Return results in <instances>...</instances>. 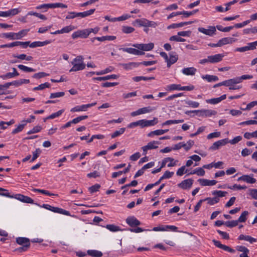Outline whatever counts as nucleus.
I'll return each mask as SVG.
<instances>
[{"mask_svg":"<svg viewBox=\"0 0 257 257\" xmlns=\"http://www.w3.org/2000/svg\"><path fill=\"white\" fill-rule=\"evenodd\" d=\"M73 67L69 70L71 72H75L85 69V64L84 63V58L82 56H77L71 62Z\"/></svg>","mask_w":257,"mask_h":257,"instance_id":"1","label":"nucleus"},{"mask_svg":"<svg viewBox=\"0 0 257 257\" xmlns=\"http://www.w3.org/2000/svg\"><path fill=\"white\" fill-rule=\"evenodd\" d=\"M42 207H43L46 209L49 210L55 213H58L60 214H62L63 215H65L67 216H70V213L69 211L65 210L63 209L59 208V207H55L51 206V205L49 204H43L42 206H41Z\"/></svg>","mask_w":257,"mask_h":257,"instance_id":"2","label":"nucleus"},{"mask_svg":"<svg viewBox=\"0 0 257 257\" xmlns=\"http://www.w3.org/2000/svg\"><path fill=\"white\" fill-rule=\"evenodd\" d=\"M192 112H195V113H198L199 116L201 117L210 116L216 113L215 111L208 109L195 110Z\"/></svg>","mask_w":257,"mask_h":257,"instance_id":"3","label":"nucleus"},{"mask_svg":"<svg viewBox=\"0 0 257 257\" xmlns=\"http://www.w3.org/2000/svg\"><path fill=\"white\" fill-rule=\"evenodd\" d=\"M88 36L89 34L87 29L81 30H78L72 34V37L74 39H77L78 38H86Z\"/></svg>","mask_w":257,"mask_h":257,"instance_id":"4","label":"nucleus"},{"mask_svg":"<svg viewBox=\"0 0 257 257\" xmlns=\"http://www.w3.org/2000/svg\"><path fill=\"white\" fill-rule=\"evenodd\" d=\"M228 142L229 140L227 138L218 141L212 144V145L210 147L209 150H218L220 147L224 146L228 143Z\"/></svg>","mask_w":257,"mask_h":257,"instance_id":"5","label":"nucleus"},{"mask_svg":"<svg viewBox=\"0 0 257 257\" xmlns=\"http://www.w3.org/2000/svg\"><path fill=\"white\" fill-rule=\"evenodd\" d=\"M133 46L137 48L138 49L142 50L143 51H150L152 50L154 47V45L153 43L149 44H134Z\"/></svg>","mask_w":257,"mask_h":257,"instance_id":"6","label":"nucleus"},{"mask_svg":"<svg viewBox=\"0 0 257 257\" xmlns=\"http://www.w3.org/2000/svg\"><path fill=\"white\" fill-rule=\"evenodd\" d=\"M209 29H206L204 28L200 27L198 29L199 32L202 33L206 35L212 36L216 32V28L214 26H209Z\"/></svg>","mask_w":257,"mask_h":257,"instance_id":"7","label":"nucleus"},{"mask_svg":"<svg viewBox=\"0 0 257 257\" xmlns=\"http://www.w3.org/2000/svg\"><path fill=\"white\" fill-rule=\"evenodd\" d=\"M193 183V180L192 179H188L183 180L178 186L179 187L183 189H190Z\"/></svg>","mask_w":257,"mask_h":257,"instance_id":"8","label":"nucleus"},{"mask_svg":"<svg viewBox=\"0 0 257 257\" xmlns=\"http://www.w3.org/2000/svg\"><path fill=\"white\" fill-rule=\"evenodd\" d=\"M76 28L74 26L72 25H69L68 26H66L62 28L60 30H57L54 32H51V34L56 35V34H63V33H68L71 31L75 29Z\"/></svg>","mask_w":257,"mask_h":257,"instance_id":"9","label":"nucleus"},{"mask_svg":"<svg viewBox=\"0 0 257 257\" xmlns=\"http://www.w3.org/2000/svg\"><path fill=\"white\" fill-rule=\"evenodd\" d=\"M212 241L213 242L214 245L217 247H219V248H221L225 251H228V252H231V253H233L235 251L233 249L230 248L228 246L221 244L219 241L216 240L215 239H213L212 240Z\"/></svg>","mask_w":257,"mask_h":257,"instance_id":"10","label":"nucleus"},{"mask_svg":"<svg viewBox=\"0 0 257 257\" xmlns=\"http://www.w3.org/2000/svg\"><path fill=\"white\" fill-rule=\"evenodd\" d=\"M237 181H242L247 183L253 184L255 183L256 180L250 175H242L237 179Z\"/></svg>","mask_w":257,"mask_h":257,"instance_id":"11","label":"nucleus"},{"mask_svg":"<svg viewBox=\"0 0 257 257\" xmlns=\"http://www.w3.org/2000/svg\"><path fill=\"white\" fill-rule=\"evenodd\" d=\"M126 222L131 227L140 225L141 222L134 216L128 217L126 219Z\"/></svg>","mask_w":257,"mask_h":257,"instance_id":"12","label":"nucleus"},{"mask_svg":"<svg viewBox=\"0 0 257 257\" xmlns=\"http://www.w3.org/2000/svg\"><path fill=\"white\" fill-rule=\"evenodd\" d=\"M198 181L199 182L200 184L203 186H213L215 185L217 182V181L215 180H209L205 179H199Z\"/></svg>","mask_w":257,"mask_h":257,"instance_id":"13","label":"nucleus"},{"mask_svg":"<svg viewBox=\"0 0 257 257\" xmlns=\"http://www.w3.org/2000/svg\"><path fill=\"white\" fill-rule=\"evenodd\" d=\"M52 42L51 40H46L43 42L36 41L32 43H30L29 46L31 48H36L37 47H42L45 45L50 44Z\"/></svg>","mask_w":257,"mask_h":257,"instance_id":"14","label":"nucleus"},{"mask_svg":"<svg viewBox=\"0 0 257 257\" xmlns=\"http://www.w3.org/2000/svg\"><path fill=\"white\" fill-rule=\"evenodd\" d=\"M223 55L221 54H215L214 55L209 56V62L211 63H217L222 60Z\"/></svg>","mask_w":257,"mask_h":257,"instance_id":"15","label":"nucleus"},{"mask_svg":"<svg viewBox=\"0 0 257 257\" xmlns=\"http://www.w3.org/2000/svg\"><path fill=\"white\" fill-rule=\"evenodd\" d=\"M16 198L24 203H34V200L31 198L22 194H17Z\"/></svg>","mask_w":257,"mask_h":257,"instance_id":"16","label":"nucleus"},{"mask_svg":"<svg viewBox=\"0 0 257 257\" xmlns=\"http://www.w3.org/2000/svg\"><path fill=\"white\" fill-rule=\"evenodd\" d=\"M119 65L121 66L125 70H130L138 67L139 66V64H138L137 62H130L128 63L119 64Z\"/></svg>","mask_w":257,"mask_h":257,"instance_id":"17","label":"nucleus"},{"mask_svg":"<svg viewBox=\"0 0 257 257\" xmlns=\"http://www.w3.org/2000/svg\"><path fill=\"white\" fill-rule=\"evenodd\" d=\"M230 81H232L230 83H229V85L228 86L229 87V90H236L239 89L241 88V86H237L236 84L239 83V82H238V80L236 78V77L230 79Z\"/></svg>","mask_w":257,"mask_h":257,"instance_id":"18","label":"nucleus"},{"mask_svg":"<svg viewBox=\"0 0 257 257\" xmlns=\"http://www.w3.org/2000/svg\"><path fill=\"white\" fill-rule=\"evenodd\" d=\"M197 71L195 68L193 67L184 68L182 69V72L185 75H194Z\"/></svg>","mask_w":257,"mask_h":257,"instance_id":"19","label":"nucleus"},{"mask_svg":"<svg viewBox=\"0 0 257 257\" xmlns=\"http://www.w3.org/2000/svg\"><path fill=\"white\" fill-rule=\"evenodd\" d=\"M226 98V94H223L219 97L207 99V100H206V101L208 103L215 104H217V103L220 102L221 101L225 99Z\"/></svg>","mask_w":257,"mask_h":257,"instance_id":"20","label":"nucleus"},{"mask_svg":"<svg viewBox=\"0 0 257 257\" xmlns=\"http://www.w3.org/2000/svg\"><path fill=\"white\" fill-rule=\"evenodd\" d=\"M170 57L169 58V59L167 62V67H170L171 65L174 64L176 63L178 59V55H174L172 53L169 54Z\"/></svg>","mask_w":257,"mask_h":257,"instance_id":"21","label":"nucleus"},{"mask_svg":"<svg viewBox=\"0 0 257 257\" xmlns=\"http://www.w3.org/2000/svg\"><path fill=\"white\" fill-rule=\"evenodd\" d=\"M236 40L231 38V37H225L223 38L220 40L218 41L220 47L224 45L228 44H232V43L235 42Z\"/></svg>","mask_w":257,"mask_h":257,"instance_id":"22","label":"nucleus"},{"mask_svg":"<svg viewBox=\"0 0 257 257\" xmlns=\"http://www.w3.org/2000/svg\"><path fill=\"white\" fill-rule=\"evenodd\" d=\"M118 78V76L115 74H112L104 77H98L93 78V80H97L99 81L106 80L111 79H115Z\"/></svg>","mask_w":257,"mask_h":257,"instance_id":"23","label":"nucleus"},{"mask_svg":"<svg viewBox=\"0 0 257 257\" xmlns=\"http://www.w3.org/2000/svg\"><path fill=\"white\" fill-rule=\"evenodd\" d=\"M47 10L56 8H67V6L62 3L46 4Z\"/></svg>","mask_w":257,"mask_h":257,"instance_id":"24","label":"nucleus"},{"mask_svg":"<svg viewBox=\"0 0 257 257\" xmlns=\"http://www.w3.org/2000/svg\"><path fill=\"white\" fill-rule=\"evenodd\" d=\"M239 240H244L248 241L250 243H252L256 241V239L254 238L249 235H245L243 234H240L238 237Z\"/></svg>","mask_w":257,"mask_h":257,"instance_id":"25","label":"nucleus"},{"mask_svg":"<svg viewBox=\"0 0 257 257\" xmlns=\"http://www.w3.org/2000/svg\"><path fill=\"white\" fill-rule=\"evenodd\" d=\"M95 11V9H90L88 11L83 12L77 13V17H80L81 18H85L92 15Z\"/></svg>","mask_w":257,"mask_h":257,"instance_id":"26","label":"nucleus"},{"mask_svg":"<svg viewBox=\"0 0 257 257\" xmlns=\"http://www.w3.org/2000/svg\"><path fill=\"white\" fill-rule=\"evenodd\" d=\"M16 242L18 244L22 245L29 244L30 246V240L26 237H19L16 238Z\"/></svg>","mask_w":257,"mask_h":257,"instance_id":"27","label":"nucleus"},{"mask_svg":"<svg viewBox=\"0 0 257 257\" xmlns=\"http://www.w3.org/2000/svg\"><path fill=\"white\" fill-rule=\"evenodd\" d=\"M169 131V130H158L154 131H152L148 134L149 137H153L154 135L160 136L162 135Z\"/></svg>","mask_w":257,"mask_h":257,"instance_id":"28","label":"nucleus"},{"mask_svg":"<svg viewBox=\"0 0 257 257\" xmlns=\"http://www.w3.org/2000/svg\"><path fill=\"white\" fill-rule=\"evenodd\" d=\"M87 254L93 257H101L103 255L101 251L97 250H88Z\"/></svg>","mask_w":257,"mask_h":257,"instance_id":"29","label":"nucleus"},{"mask_svg":"<svg viewBox=\"0 0 257 257\" xmlns=\"http://www.w3.org/2000/svg\"><path fill=\"white\" fill-rule=\"evenodd\" d=\"M160 144V143L159 141H154L149 142L146 146L149 150L155 149L158 148V145Z\"/></svg>","mask_w":257,"mask_h":257,"instance_id":"30","label":"nucleus"},{"mask_svg":"<svg viewBox=\"0 0 257 257\" xmlns=\"http://www.w3.org/2000/svg\"><path fill=\"white\" fill-rule=\"evenodd\" d=\"M29 31V30H22L20 31L18 33H14V35L15 37V40L20 39L23 37L25 36L27 32Z\"/></svg>","mask_w":257,"mask_h":257,"instance_id":"31","label":"nucleus"},{"mask_svg":"<svg viewBox=\"0 0 257 257\" xmlns=\"http://www.w3.org/2000/svg\"><path fill=\"white\" fill-rule=\"evenodd\" d=\"M194 142L193 140H189L187 142V143H184V142H182V148H184V149L186 151L189 150L191 147L194 145Z\"/></svg>","mask_w":257,"mask_h":257,"instance_id":"32","label":"nucleus"},{"mask_svg":"<svg viewBox=\"0 0 257 257\" xmlns=\"http://www.w3.org/2000/svg\"><path fill=\"white\" fill-rule=\"evenodd\" d=\"M106 228L112 232H116L122 230V229H121L119 226L114 224H107L106 226Z\"/></svg>","mask_w":257,"mask_h":257,"instance_id":"33","label":"nucleus"},{"mask_svg":"<svg viewBox=\"0 0 257 257\" xmlns=\"http://www.w3.org/2000/svg\"><path fill=\"white\" fill-rule=\"evenodd\" d=\"M202 78L203 79L207 80L208 82L216 81L218 80V77L216 76H215V75H203L202 76Z\"/></svg>","mask_w":257,"mask_h":257,"instance_id":"34","label":"nucleus"},{"mask_svg":"<svg viewBox=\"0 0 257 257\" xmlns=\"http://www.w3.org/2000/svg\"><path fill=\"white\" fill-rule=\"evenodd\" d=\"M155 77H145V76H136L133 78V80L136 82H139L141 80H150L154 79Z\"/></svg>","mask_w":257,"mask_h":257,"instance_id":"35","label":"nucleus"},{"mask_svg":"<svg viewBox=\"0 0 257 257\" xmlns=\"http://www.w3.org/2000/svg\"><path fill=\"white\" fill-rule=\"evenodd\" d=\"M204 200L207 201V202L209 205H213L214 204L218 203L219 201V199L217 197L213 198L207 197L204 199Z\"/></svg>","mask_w":257,"mask_h":257,"instance_id":"36","label":"nucleus"},{"mask_svg":"<svg viewBox=\"0 0 257 257\" xmlns=\"http://www.w3.org/2000/svg\"><path fill=\"white\" fill-rule=\"evenodd\" d=\"M167 89L169 91L175 90H181V86L180 84H172L167 86Z\"/></svg>","mask_w":257,"mask_h":257,"instance_id":"37","label":"nucleus"},{"mask_svg":"<svg viewBox=\"0 0 257 257\" xmlns=\"http://www.w3.org/2000/svg\"><path fill=\"white\" fill-rule=\"evenodd\" d=\"M87 109L86 104H83L80 106H77L71 109V112H76L81 111H85Z\"/></svg>","mask_w":257,"mask_h":257,"instance_id":"38","label":"nucleus"},{"mask_svg":"<svg viewBox=\"0 0 257 257\" xmlns=\"http://www.w3.org/2000/svg\"><path fill=\"white\" fill-rule=\"evenodd\" d=\"M148 20L146 19H137L135 23H137L141 27H147Z\"/></svg>","mask_w":257,"mask_h":257,"instance_id":"39","label":"nucleus"},{"mask_svg":"<svg viewBox=\"0 0 257 257\" xmlns=\"http://www.w3.org/2000/svg\"><path fill=\"white\" fill-rule=\"evenodd\" d=\"M248 214V212L247 211H244L242 212L241 215L237 220V221H238V222H245L247 219V216Z\"/></svg>","mask_w":257,"mask_h":257,"instance_id":"40","label":"nucleus"},{"mask_svg":"<svg viewBox=\"0 0 257 257\" xmlns=\"http://www.w3.org/2000/svg\"><path fill=\"white\" fill-rule=\"evenodd\" d=\"M18 67L21 70L26 72H34L35 71V69L28 67L27 66H26L25 65L20 64L18 66Z\"/></svg>","mask_w":257,"mask_h":257,"instance_id":"41","label":"nucleus"},{"mask_svg":"<svg viewBox=\"0 0 257 257\" xmlns=\"http://www.w3.org/2000/svg\"><path fill=\"white\" fill-rule=\"evenodd\" d=\"M50 84L48 82H45L43 84L39 85L38 86L34 87L33 90L34 91L43 90L45 88H49Z\"/></svg>","mask_w":257,"mask_h":257,"instance_id":"42","label":"nucleus"},{"mask_svg":"<svg viewBox=\"0 0 257 257\" xmlns=\"http://www.w3.org/2000/svg\"><path fill=\"white\" fill-rule=\"evenodd\" d=\"M125 128H120L119 130L115 131L111 135V138L112 139L115 138L122 134L124 133L125 131Z\"/></svg>","mask_w":257,"mask_h":257,"instance_id":"43","label":"nucleus"},{"mask_svg":"<svg viewBox=\"0 0 257 257\" xmlns=\"http://www.w3.org/2000/svg\"><path fill=\"white\" fill-rule=\"evenodd\" d=\"M184 122V119L168 120L164 122L162 125H170L171 124L179 123Z\"/></svg>","mask_w":257,"mask_h":257,"instance_id":"44","label":"nucleus"},{"mask_svg":"<svg viewBox=\"0 0 257 257\" xmlns=\"http://www.w3.org/2000/svg\"><path fill=\"white\" fill-rule=\"evenodd\" d=\"M135 31V29L132 27L123 26L122 27V31L125 34H130Z\"/></svg>","mask_w":257,"mask_h":257,"instance_id":"45","label":"nucleus"},{"mask_svg":"<svg viewBox=\"0 0 257 257\" xmlns=\"http://www.w3.org/2000/svg\"><path fill=\"white\" fill-rule=\"evenodd\" d=\"M48 75H49V74L46 73H45V72H39V73L34 74L33 75L32 77L34 78L39 79L40 78H42L43 77H45L47 76Z\"/></svg>","mask_w":257,"mask_h":257,"instance_id":"46","label":"nucleus"},{"mask_svg":"<svg viewBox=\"0 0 257 257\" xmlns=\"http://www.w3.org/2000/svg\"><path fill=\"white\" fill-rule=\"evenodd\" d=\"M32 191H34V192H39V193H42L43 194L47 195L48 196H53V195H54V194L51 193L50 192H49L48 191H47V190H45L33 188L32 189Z\"/></svg>","mask_w":257,"mask_h":257,"instance_id":"47","label":"nucleus"},{"mask_svg":"<svg viewBox=\"0 0 257 257\" xmlns=\"http://www.w3.org/2000/svg\"><path fill=\"white\" fill-rule=\"evenodd\" d=\"M41 152H42L41 150L39 148L35 150V151L33 152V157H32V158L31 160L30 161V162H32L34 161L39 156V155L41 153Z\"/></svg>","mask_w":257,"mask_h":257,"instance_id":"48","label":"nucleus"},{"mask_svg":"<svg viewBox=\"0 0 257 257\" xmlns=\"http://www.w3.org/2000/svg\"><path fill=\"white\" fill-rule=\"evenodd\" d=\"M26 125V123H24L23 122L22 124H19L17 128H15L13 132H12V134H17L20 132H21L23 128H24L25 126Z\"/></svg>","mask_w":257,"mask_h":257,"instance_id":"49","label":"nucleus"},{"mask_svg":"<svg viewBox=\"0 0 257 257\" xmlns=\"http://www.w3.org/2000/svg\"><path fill=\"white\" fill-rule=\"evenodd\" d=\"M178 35L172 36L169 38V40L171 41H176V42H185V39L179 37Z\"/></svg>","mask_w":257,"mask_h":257,"instance_id":"50","label":"nucleus"},{"mask_svg":"<svg viewBox=\"0 0 257 257\" xmlns=\"http://www.w3.org/2000/svg\"><path fill=\"white\" fill-rule=\"evenodd\" d=\"M238 223V221L236 220L226 221L225 222L224 224L228 227H232L237 226Z\"/></svg>","mask_w":257,"mask_h":257,"instance_id":"51","label":"nucleus"},{"mask_svg":"<svg viewBox=\"0 0 257 257\" xmlns=\"http://www.w3.org/2000/svg\"><path fill=\"white\" fill-rule=\"evenodd\" d=\"M212 195H216L218 197H222L225 196L227 194V192L222 191H214L212 192Z\"/></svg>","mask_w":257,"mask_h":257,"instance_id":"52","label":"nucleus"},{"mask_svg":"<svg viewBox=\"0 0 257 257\" xmlns=\"http://www.w3.org/2000/svg\"><path fill=\"white\" fill-rule=\"evenodd\" d=\"M185 103L193 108H197L199 106V102L196 101H193L191 100L186 101Z\"/></svg>","mask_w":257,"mask_h":257,"instance_id":"53","label":"nucleus"},{"mask_svg":"<svg viewBox=\"0 0 257 257\" xmlns=\"http://www.w3.org/2000/svg\"><path fill=\"white\" fill-rule=\"evenodd\" d=\"M100 188V185L99 184H96L88 188V190L91 193H93L94 192L98 191Z\"/></svg>","mask_w":257,"mask_h":257,"instance_id":"54","label":"nucleus"},{"mask_svg":"<svg viewBox=\"0 0 257 257\" xmlns=\"http://www.w3.org/2000/svg\"><path fill=\"white\" fill-rule=\"evenodd\" d=\"M63 112H64V110H63V109L60 110L56 112L51 114V115H50L49 116L47 117V118H50V119L55 118L61 115Z\"/></svg>","mask_w":257,"mask_h":257,"instance_id":"55","label":"nucleus"},{"mask_svg":"<svg viewBox=\"0 0 257 257\" xmlns=\"http://www.w3.org/2000/svg\"><path fill=\"white\" fill-rule=\"evenodd\" d=\"M139 110L140 114H141L150 112L153 110V109L150 106H148L140 108Z\"/></svg>","mask_w":257,"mask_h":257,"instance_id":"56","label":"nucleus"},{"mask_svg":"<svg viewBox=\"0 0 257 257\" xmlns=\"http://www.w3.org/2000/svg\"><path fill=\"white\" fill-rule=\"evenodd\" d=\"M119 50H122L123 52L134 55H135L136 52V49L133 48H121Z\"/></svg>","mask_w":257,"mask_h":257,"instance_id":"57","label":"nucleus"},{"mask_svg":"<svg viewBox=\"0 0 257 257\" xmlns=\"http://www.w3.org/2000/svg\"><path fill=\"white\" fill-rule=\"evenodd\" d=\"M253 76L250 75H243L240 77H236L238 82L241 83L243 80L250 79L252 78Z\"/></svg>","mask_w":257,"mask_h":257,"instance_id":"58","label":"nucleus"},{"mask_svg":"<svg viewBox=\"0 0 257 257\" xmlns=\"http://www.w3.org/2000/svg\"><path fill=\"white\" fill-rule=\"evenodd\" d=\"M29 247H30V246L29 244H24L22 247H20L17 248H16L15 249V251H19V252H22L23 251H27Z\"/></svg>","mask_w":257,"mask_h":257,"instance_id":"59","label":"nucleus"},{"mask_svg":"<svg viewBox=\"0 0 257 257\" xmlns=\"http://www.w3.org/2000/svg\"><path fill=\"white\" fill-rule=\"evenodd\" d=\"M65 93L64 92H58L56 93H53L50 94V98H54L60 97H62L64 95Z\"/></svg>","mask_w":257,"mask_h":257,"instance_id":"60","label":"nucleus"},{"mask_svg":"<svg viewBox=\"0 0 257 257\" xmlns=\"http://www.w3.org/2000/svg\"><path fill=\"white\" fill-rule=\"evenodd\" d=\"M174 175L173 172H170L169 171H166L164 175L162 176V179H169L172 177Z\"/></svg>","mask_w":257,"mask_h":257,"instance_id":"61","label":"nucleus"},{"mask_svg":"<svg viewBox=\"0 0 257 257\" xmlns=\"http://www.w3.org/2000/svg\"><path fill=\"white\" fill-rule=\"evenodd\" d=\"M3 37L6 38L10 39L11 40H15L14 33L11 32L8 33H3L2 34Z\"/></svg>","mask_w":257,"mask_h":257,"instance_id":"62","label":"nucleus"},{"mask_svg":"<svg viewBox=\"0 0 257 257\" xmlns=\"http://www.w3.org/2000/svg\"><path fill=\"white\" fill-rule=\"evenodd\" d=\"M42 129V127L40 126H36L34 127L32 130H30L28 132V134L30 135L34 133H36L39 132Z\"/></svg>","mask_w":257,"mask_h":257,"instance_id":"63","label":"nucleus"},{"mask_svg":"<svg viewBox=\"0 0 257 257\" xmlns=\"http://www.w3.org/2000/svg\"><path fill=\"white\" fill-rule=\"evenodd\" d=\"M257 46V41H255L254 42L252 43H249L247 44V48H248L249 50H252L256 48V47Z\"/></svg>","mask_w":257,"mask_h":257,"instance_id":"64","label":"nucleus"}]
</instances>
